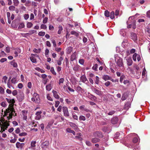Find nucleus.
Masks as SVG:
<instances>
[{"mask_svg": "<svg viewBox=\"0 0 150 150\" xmlns=\"http://www.w3.org/2000/svg\"><path fill=\"white\" fill-rule=\"evenodd\" d=\"M80 79L82 82L84 83H87L88 82V81L84 75H82Z\"/></svg>", "mask_w": 150, "mask_h": 150, "instance_id": "nucleus-8", "label": "nucleus"}, {"mask_svg": "<svg viewBox=\"0 0 150 150\" xmlns=\"http://www.w3.org/2000/svg\"><path fill=\"white\" fill-rule=\"evenodd\" d=\"M70 33L71 35H74L76 36L77 37L78 36L79 33L74 31H72Z\"/></svg>", "mask_w": 150, "mask_h": 150, "instance_id": "nucleus-26", "label": "nucleus"}, {"mask_svg": "<svg viewBox=\"0 0 150 150\" xmlns=\"http://www.w3.org/2000/svg\"><path fill=\"white\" fill-rule=\"evenodd\" d=\"M46 88L47 91H50L52 88L51 84H49L48 85H47L46 86Z\"/></svg>", "mask_w": 150, "mask_h": 150, "instance_id": "nucleus-22", "label": "nucleus"}, {"mask_svg": "<svg viewBox=\"0 0 150 150\" xmlns=\"http://www.w3.org/2000/svg\"><path fill=\"white\" fill-rule=\"evenodd\" d=\"M33 51L35 52L36 53H40L41 51V49L40 48H39L38 49H37L36 48H34L33 49Z\"/></svg>", "mask_w": 150, "mask_h": 150, "instance_id": "nucleus-37", "label": "nucleus"}, {"mask_svg": "<svg viewBox=\"0 0 150 150\" xmlns=\"http://www.w3.org/2000/svg\"><path fill=\"white\" fill-rule=\"evenodd\" d=\"M114 15H115L114 12L113 11H112L110 13V18L112 19H113L114 18H115Z\"/></svg>", "mask_w": 150, "mask_h": 150, "instance_id": "nucleus-28", "label": "nucleus"}, {"mask_svg": "<svg viewBox=\"0 0 150 150\" xmlns=\"http://www.w3.org/2000/svg\"><path fill=\"white\" fill-rule=\"evenodd\" d=\"M138 141V139L137 137H134L132 140V142L133 143H135L137 142Z\"/></svg>", "mask_w": 150, "mask_h": 150, "instance_id": "nucleus-52", "label": "nucleus"}, {"mask_svg": "<svg viewBox=\"0 0 150 150\" xmlns=\"http://www.w3.org/2000/svg\"><path fill=\"white\" fill-rule=\"evenodd\" d=\"M130 105L131 103L130 102H127L126 103L124 106V109L126 110H128L130 107Z\"/></svg>", "mask_w": 150, "mask_h": 150, "instance_id": "nucleus-12", "label": "nucleus"}, {"mask_svg": "<svg viewBox=\"0 0 150 150\" xmlns=\"http://www.w3.org/2000/svg\"><path fill=\"white\" fill-rule=\"evenodd\" d=\"M84 62V60L83 59H80L79 60V63L81 65H83Z\"/></svg>", "mask_w": 150, "mask_h": 150, "instance_id": "nucleus-47", "label": "nucleus"}, {"mask_svg": "<svg viewBox=\"0 0 150 150\" xmlns=\"http://www.w3.org/2000/svg\"><path fill=\"white\" fill-rule=\"evenodd\" d=\"M6 99L10 104L9 105L8 108L4 111V114L3 115L4 117H6V118L7 120H6L4 117H1L2 122H3V124H4L5 125V130H6L8 127L9 126V122H10L9 121H7V120H9L12 118L13 116H16L17 115V114L15 113V110L13 108L14 104L15 103L14 99H9L7 98H6Z\"/></svg>", "mask_w": 150, "mask_h": 150, "instance_id": "nucleus-1", "label": "nucleus"}, {"mask_svg": "<svg viewBox=\"0 0 150 150\" xmlns=\"http://www.w3.org/2000/svg\"><path fill=\"white\" fill-rule=\"evenodd\" d=\"M36 143V142L35 141H33L31 142V146L32 147H35L36 146L35 144Z\"/></svg>", "mask_w": 150, "mask_h": 150, "instance_id": "nucleus-31", "label": "nucleus"}, {"mask_svg": "<svg viewBox=\"0 0 150 150\" xmlns=\"http://www.w3.org/2000/svg\"><path fill=\"white\" fill-rule=\"evenodd\" d=\"M50 71L54 75H56V73L55 72L53 67H52L51 68Z\"/></svg>", "mask_w": 150, "mask_h": 150, "instance_id": "nucleus-42", "label": "nucleus"}, {"mask_svg": "<svg viewBox=\"0 0 150 150\" xmlns=\"http://www.w3.org/2000/svg\"><path fill=\"white\" fill-rule=\"evenodd\" d=\"M118 119L117 117H115L112 118L111 120V122L112 124H116L118 121Z\"/></svg>", "mask_w": 150, "mask_h": 150, "instance_id": "nucleus-11", "label": "nucleus"}, {"mask_svg": "<svg viewBox=\"0 0 150 150\" xmlns=\"http://www.w3.org/2000/svg\"><path fill=\"white\" fill-rule=\"evenodd\" d=\"M93 91L95 93L99 96H101L102 95V91L96 89V88H93Z\"/></svg>", "mask_w": 150, "mask_h": 150, "instance_id": "nucleus-9", "label": "nucleus"}, {"mask_svg": "<svg viewBox=\"0 0 150 150\" xmlns=\"http://www.w3.org/2000/svg\"><path fill=\"white\" fill-rule=\"evenodd\" d=\"M16 8L15 6H11L9 7V10L12 11H15Z\"/></svg>", "mask_w": 150, "mask_h": 150, "instance_id": "nucleus-39", "label": "nucleus"}, {"mask_svg": "<svg viewBox=\"0 0 150 150\" xmlns=\"http://www.w3.org/2000/svg\"><path fill=\"white\" fill-rule=\"evenodd\" d=\"M79 120L80 121H85L86 120V118L83 115H81L79 117Z\"/></svg>", "mask_w": 150, "mask_h": 150, "instance_id": "nucleus-34", "label": "nucleus"}, {"mask_svg": "<svg viewBox=\"0 0 150 150\" xmlns=\"http://www.w3.org/2000/svg\"><path fill=\"white\" fill-rule=\"evenodd\" d=\"M52 42L53 44V46L54 47H56V42L54 40H52Z\"/></svg>", "mask_w": 150, "mask_h": 150, "instance_id": "nucleus-60", "label": "nucleus"}, {"mask_svg": "<svg viewBox=\"0 0 150 150\" xmlns=\"http://www.w3.org/2000/svg\"><path fill=\"white\" fill-rule=\"evenodd\" d=\"M5 124H3L2 126H1V129L0 131L2 133L3 132L5 131Z\"/></svg>", "mask_w": 150, "mask_h": 150, "instance_id": "nucleus-32", "label": "nucleus"}, {"mask_svg": "<svg viewBox=\"0 0 150 150\" xmlns=\"http://www.w3.org/2000/svg\"><path fill=\"white\" fill-rule=\"evenodd\" d=\"M16 145V147L17 149H20L21 150L23 149L25 146L24 143H20L19 142H17Z\"/></svg>", "mask_w": 150, "mask_h": 150, "instance_id": "nucleus-5", "label": "nucleus"}, {"mask_svg": "<svg viewBox=\"0 0 150 150\" xmlns=\"http://www.w3.org/2000/svg\"><path fill=\"white\" fill-rule=\"evenodd\" d=\"M17 98L19 101L21 102L23 99V95L21 94L18 95L17 96Z\"/></svg>", "mask_w": 150, "mask_h": 150, "instance_id": "nucleus-14", "label": "nucleus"}, {"mask_svg": "<svg viewBox=\"0 0 150 150\" xmlns=\"http://www.w3.org/2000/svg\"><path fill=\"white\" fill-rule=\"evenodd\" d=\"M14 138L13 139H11L10 140V141L11 143H15L17 139L16 138V135L15 134H14Z\"/></svg>", "mask_w": 150, "mask_h": 150, "instance_id": "nucleus-24", "label": "nucleus"}, {"mask_svg": "<svg viewBox=\"0 0 150 150\" xmlns=\"http://www.w3.org/2000/svg\"><path fill=\"white\" fill-rule=\"evenodd\" d=\"M23 87V84L21 83H19L18 85V87L19 88L21 89Z\"/></svg>", "mask_w": 150, "mask_h": 150, "instance_id": "nucleus-63", "label": "nucleus"}, {"mask_svg": "<svg viewBox=\"0 0 150 150\" xmlns=\"http://www.w3.org/2000/svg\"><path fill=\"white\" fill-rule=\"evenodd\" d=\"M85 108V106L84 105H81L79 107L80 109L81 110H84Z\"/></svg>", "mask_w": 150, "mask_h": 150, "instance_id": "nucleus-59", "label": "nucleus"}, {"mask_svg": "<svg viewBox=\"0 0 150 150\" xmlns=\"http://www.w3.org/2000/svg\"><path fill=\"white\" fill-rule=\"evenodd\" d=\"M127 98L126 95L125 93H124L122 96L121 99L122 100H124Z\"/></svg>", "mask_w": 150, "mask_h": 150, "instance_id": "nucleus-45", "label": "nucleus"}, {"mask_svg": "<svg viewBox=\"0 0 150 150\" xmlns=\"http://www.w3.org/2000/svg\"><path fill=\"white\" fill-rule=\"evenodd\" d=\"M30 59L31 61L33 63H35L36 62V60L35 58L34 57H32L30 58Z\"/></svg>", "mask_w": 150, "mask_h": 150, "instance_id": "nucleus-29", "label": "nucleus"}, {"mask_svg": "<svg viewBox=\"0 0 150 150\" xmlns=\"http://www.w3.org/2000/svg\"><path fill=\"white\" fill-rule=\"evenodd\" d=\"M48 19L47 17H45L43 21V23L44 24L46 23L47 22Z\"/></svg>", "mask_w": 150, "mask_h": 150, "instance_id": "nucleus-58", "label": "nucleus"}, {"mask_svg": "<svg viewBox=\"0 0 150 150\" xmlns=\"http://www.w3.org/2000/svg\"><path fill=\"white\" fill-rule=\"evenodd\" d=\"M86 144L88 146H91V142L88 141H86Z\"/></svg>", "mask_w": 150, "mask_h": 150, "instance_id": "nucleus-53", "label": "nucleus"}, {"mask_svg": "<svg viewBox=\"0 0 150 150\" xmlns=\"http://www.w3.org/2000/svg\"><path fill=\"white\" fill-rule=\"evenodd\" d=\"M70 125L71 127L74 128L75 129H76L78 128L77 125L75 124L72 122L70 123Z\"/></svg>", "mask_w": 150, "mask_h": 150, "instance_id": "nucleus-27", "label": "nucleus"}, {"mask_svg": "<svg viewBox=\"0 0 150 150\" xmlns=\"http://www.w3.org/2000/svg\"><path fill=\"white\" fill-rule=\"evenodd\" d=\"M31 100L38 103L40 102L39 95L37 93H35L33 94V97L31 98Z\"/></svg>", "mask_w": 150, "mask_h": 150, "instance_id": "nucleus-3", "label": "nucleus"}, {"mask_svg": "<svg viewBox=\"0 0 150 150\" xmlns=\"http://www.w3.org/2000/svg\"><path fill=\"white\" fill-rule=\"evenodd\" d=\"M63 59L62 57H60L58 60L57 61V64L59 65H60L61 64V62L63 60Z\"/></svg>", "mask_w": 150, "mask_h": 150, "instance_id": "nucleus-20", "label": "nucleus"}, {"mask_svg": "<svg viewBox=\"0 0 150 150\" xmlns=\"http://www.w3.org/2000/svg\"><path fill=\"white\" fill-rule=\"evenodd\" d=\"M27 133L25 132H22L20 133L19 134L20 136H25L27 135Z\"/></svg>", "mask_w": 150, "mask_h": 150, "instance_id": "nucleus-55", "label": "nucleus"}, {"mask_svg": "<svg viewBox=\"0 0 150 150\" xmlns=\"http://www.w3.org/2000/svg\"><path fill=\"white\" fill-rule=\"evenodd\" d=\"M14 5L15 6H17L19 3V1L18 0H13Z\"/></svg>", "mask_w": 150, "mask_h": 150, "instance_id": "nucleus-30", "label": "nucleus"}, {"mask_svg": "<svg viewBox=\"0 0 150 150\" xmlns=\"http://www.w3.org/2000/svg\"><path fill=\"white\" fill-rule=\"evenodd\" d=\"M49 145V141H46L45 142H43L41 145L42 148L43 149L46 148Z\"/></svg>", "mask_w": 150, "mask_h": 150, "instance_id": "nucleus-10", "label": "nucleus"}, {"mask_svg": "<svg viewBox=\"0 0 150 150\" xmlns=\"http://www.w3.org/2000/svg\"><path fill=\"white\" fill-rule=\"evenodd\" d=\"M45 33L44 32H40L38 33V35L40 36H43L45 35Z\"/></svg>", "mask_w": 150, "mask_h": 150, "instance_id": "nucleus-48", "label": "nucleus"}, {"mask_svg": "<svg viewBox=\"0 0 150 150\" xmlns=\"http://www.w3.org/2000/svg\"><path fill=\"white\" fill-rule=\"evenodd\" d=\"M131 38L135 42L137 41V37L135 33H131Z\"/></svg>", "mask_w": 150, "mask_h": 150, "instance_id": "nucleus-7", "label": "nucleus"}, {"mask_svg": "<svg viewBox=\"0 0 150 150\" xmlns=\"http://www.w3.org/2000/svg\"><path fill=\"white\" fill-rule=\"evenodd\" d=\"M62 110L64 116L66 117H69V115L67 108L65 106L63 107Z\"/></svg>", "mask_w": 150, "mask_h": 150, "instance_id": "nucleus-4", "label": "nucleus"}, {"mask_svg": "<svg viewBox=\"0 0 150 150\" xmlns=\"http://www.w3.org/2000/svg\"><path fill=\"white\" fill-rule=\"evenodd\" d=\"M16 81V77H14L12 78L11 80L12 83H15Z\"/></svg>", "mask_w": 150, "mask_h": 150, "instance_id": "nucleus-46", "label": "nucleus"}, {"mask_svg": "<svg viewBox=\"0 0 150 150\" xmlns=\"http://www.w3.org/2000/svg\"><path fill=\"white\" fill-rule=\"evenodd\" d=\"M8 79V77L6 76H4L3 77V80H4V82L5 84L6 83V81Z\"/></svg>", "mask_w": 150, "mask_h": 150, "instance_id": "nucleus-51", "label": "nucleus"}, {"mask_svg": "<svg viewBox=\"0 0 150 150\" xmlns=\"http://www.w3.org/2000/svg\"><path fill=\"white\" fill-rule=\"evenodd\" d=\"M93 136L95 137L101 138L103 137L102 133L100 132L96 131L93 134Z\"/></svg>", "mask_w": 150, "mask_h": 150, "instance_id": "nucleus-6", "label": "nucleus"}, {"mask_svg": "<svg viewBox=\"0 0 150 150\" xmlns=\"http://www.w3.org/2000/svg\"><path fill=\"white\" fill-rule=\"evenodd\" d=\"M146 32L148 33V35L149 37H150V28H148L146 30Z\"/></svg>", "mask_w": 150, "mask_h": 150, "instance_id": "nucleus-64", "label": "nucleus"}, {"mask_svg": "<svg viewBox=\"0 0 150 150\" xmlns=\"http://www.w3.org/2000/svg\"><path fill=\"white\" fill-rule=\"evenodd\" d=\"M17 93H18V91H17V90H13L12 92V94L14 96H16V95H17Z\"/></svg>", "mask_w": 150, "mask_h": 150, "instance_id": "nucleus-50", "label": "nucleus"}, {"mask_svg": "<svg viewBox=\"0 0 150 150\" xmlns=\"http://www.w3.org/2000/svg\"><path fill=\"white\" fill-rule=\"evenodd\" d=\"M132 22V23L131 24L132 28L133 29H135L136 28V21L135 20H133Z\"/></svg>", "mask_w": 150, "mask_h": 150, "instance_id": "nucleus-18", "label": "nucleus"}, {"mask_svg": "<svg viewBox=\"0 0 150 150\" xmlns=\"http://www.w3.org/2000/svg\"><path fill=\"white\" fill-rule=\"evenodd\" d=\"M110 77L108 75H104L103 76L102 78L103 79L106 81L109 80Z\"/></svg>", "mask_w": 150, "mask_h": 150, "instance_id": "nucleus-25", "label": "nucleus"}, {"mask_svg": "<svg viewBox=\"0 0 150 150\" xmlns=\"http://www.w3.org/2000/svg\"><path fill=\"white\" fill-rule=\"evenodd\" d=\"M88 97L89 99L93 101H95L97 99L96 96L91 94L89 95L88 94Z\"/></svg>", "mask_w": 150, "mask_h": 150, "instance_id": "nucleus-13", "label": "nucleus"}, {"mask_svg": "<svg viewBox=\"0 0 150 150\" xmlns=\"http://www.w3.org/2000/svg\"><path fill=\"white\" fill-rule=\"evenodd\" d=\"M59 30L58 31V33L60 34L61 33V31L62 30V26L59 25L58 27Z\"/></svg>", "mask_w": 150, "mask_h": 150, "instance_id": "nucleus-40", "label": "nucleus"}, {"mask_svg": "<svg viewBox=\"0 0 150 150\" xmlns=\"http://www.w3.org/2000/svg\"><path fill=\"white\" fill-rule=\"evenodd\" d=\"M100 140V139L96 137L92 138L91 139L92 142L94 143H95L98 142H99Z\"/></svg>", "mask_w": 150, "mask_h": 150, "instance_id": "nucleus-16", "label": "nucleus"}, {"mask_svg": "<svg viewBox=\"0 0 150 150\" xmlns=\"http://www.w3.org/2000/svg\"><path fill=\"white\" fill-rule=\"evenodd\" d=\"M105 15L107 17H108L110 16V13L108 10H106L105 11Z\"/></svg>", "mask_w": 150, "mask_h": 150, "instance_id": "nucleus-36", "label": "nucleus"}, {"mask_svg": "<svg viewBox=\"0 0 150 150\" xmlns=\"http://www.w3.org/2000/svg\"><path fill=\"white\" fill-rule=\"evenodd\" d=\"M33 25L32 23L28 22L27 23V26L28 28H30L32 27Z\"/></svg>", "mask_w": 150, "mask_h": 150, "instance_id": "nucleus-41", "label": "nucleus"}, {"mask_svg": "<svg viewBox=\"0 0 150 150\" xmlns=\"http://www.w3.org/2000/svg\"><path fill=\"white\" fill-rule=\"evenodd\" d=\"M99 79L98 77L97 76H96V79L95 81V83L97 84H98L99 82Z\"/></svg>", "mask_w": 150, "mask_h": 150, "instance_id": "nucleus-35", "label": "nucleus"}, {"mask_svg": "<svg viewBox=\"0 0 150 150\" xmlns=\"http://www.w3.org/2000/svg\"><path fill=\"white\" fill-rule=\"evenodd\" d=\"M127 65L128 66H130L132 65V61L131 59H127Z\"/></svg>", "mask_w": 150, "mask_h": 150, "instance_id": "nucleus-23", "label": "nucleus"}, {"mask_svg": "<svg viewBox=\"0 0 150 150\" xmlns=\"http://www.w3.org/2000/svg\"><path fill=\"white\" fill-rule=\"evenodd\" d=\"M41 29H46L47 28V26L45 25L42 24L41 25Z\"/></svg>", "mask_w": 150, "mask_h": 150, "instance_id": "nucleus-56", "label": "nucleus"}, {"mask_svg": "<svg viewBox=\"0 0 150 150\" xmlns=\"http://www.w3.org/2000/svg\"><path fill=\"white\" fill-rule=\"evenodd\" d=\"M76 54L75 52L72 54L70 57V60L71 61H73L76 59Z\"/></svg>", "mask_w": 150, "mask_h": 150, "instance_id": "nucleus-15", "label": "nucleus"}, {"mask_svg": "<svg viewBox=\"0 0 150 150\" xmlns=\"http://www.w3.org/2000/svg\"><path fill=\"white\" fill-rule=\"evenodd\" d=\"M25 27V25L23 23H21L18 26V29H21L24 28Z\"/></svg>", "mask_w": 150, "mask_h": 150, "instance_id": "nucleus-33", "label": "nucleus"}, {"mask_svg": "<svg viewBox=\"0 0 150 150\" xmlns=\"http://www.w3.org/2000/svg\"><path fill=\"white\" fill-rule=\"evenodd\" d=\"M10 64L11 65H12L14 67H17L18 66L17 63L16 62H15V61H13L11 62Z\"/></svg>", "mask_w": 150, "mask_h": 150, "instance_id": "nucleus-21", "label": "nucleus"}, {"mask_svg": "<svg viewBox=\"0 0 150 150\" xmlns=\"http://www.w3.org/2000/svg\"><path fill=\"white\" fill-rule=\"evenodd\" d=\"M47 98L48 100L50 101H52V98L48 94L47 95Z\"/></svg>", "mask_w": 150, "mask_h": 150, "instance_id": "nucleus-61", "label": "nucleus"}, {"mask_svg": "<svg viewBox=\"0 0 150 150\" xmlns=\"http://www.w3.org/2000/svg\"><path fill=\"white\" fill-rule=\"evenodd\" d=\"M137 55L136 53H134L133 55L132 56V58L134 61H136V57H137Z\"/></svg>", "mask_w": 150, "mask_h": 150, "instance_id": "nucleus-43", "label": "nucleus"}, {"mask_svg": "<svg viewBox=\"0 0 150 150\" xmlns=\"http://www.w3.org/2000/svg\"><path fill=\"white\" fill-rule=\"evenodd\" d=\"M52 92V93H53L54 96L56 98L59 99V95L57 94V91L54 90H53Z\"/></svg>", "mask_w": 150, "mask_h": 150, "instance_id": "nucleus-17", "label": "nucleus"}, {"mask_svg": "<svg viewBox=\"0 0 150 150\" xmlns=\"http://www.w3.org/2000/svg\"><path fill=\"white\" fill-rule=\"evenodd\" d=\"M125 77V76L124 75L121 76H120V81L121 83H122L123 80Z\"/></svg>", "mask_w": 150, "mask_h": 150, "instance_id": "nucleus-54", "label": "nucleus"}, {"mask_svg": "<svg viewBox=\"0 0 150 150\" xmlns=\"http://www.w3.org/2000/svg\"><path fill=\"white\" fill-rule=\"evenodd\" d=\"M98 67V65L96 64L92 67V69L95 71H97V70Z\"/></svg>", "mask_w": 150, "mask_h": 150, "instance_id": "nucleus-38", "label": "nucleus"}, {"mask_svg": "<svg viewBox=\"0 0 150 150\" xmlns=\"http://www.w3.org/2000/svg\"><path fill=\"white\" fill-rule=\"evenodd\" d=\"M79 66L78 65H76L74 67L73 69L74 71H77L79 70Z\"/></svg>", "mask_w": 150, "mask_h": 150, "instance_id": "nucleus-44", "label": "nucleus"}, {"mask_svg": "<svg viewBox=\"0 0 150 150\" xmlns=\"http://www.w3.org/2000/svg\"><path fill=\"white\" fill-rule=\"evenodd\" d=\"M66 131L68 132L72 133L74 135H75V132L74 131L71 130V128H67Z\"/></svg>", "mask_w": 150, "mask_h": 150, "instance_id": "nucleus-19", "label": "nucleus"}, {"mask_svg": "<svg viewBox=\"0 0 150 150\" xmlns=\"http://www.w3.org/2000/svg\"><path fill=\"white\" fill-rule=\"evenodd\" d=\"M110 81H107L105 83V85L106 86L108 87L110 85Z\"/></svg>", "mask_w": 150, "mask_h": 150, "instance_id": "nucleus-62", "label": "nucleus"}, {"mask_svg": "<svg viewBox=\"0 0 150 150\" xmlns=\"http://www.w3.org/2000/svg\"><path fill=\"white\" fill-rule=\"evenodd\" d=\"M115 61L117 65L120 67H123L124 64L122 58L118 55H116L115 57Z\"/></svg>", "mask_w": 150, "mask_h": 150, "instance_id": "nucleus-2", "label": "nucleus"}, {"mask_svg": "<svg viewBox=\"0 0 150 150\" xmlns=\"http://www.w3.org/2000/svg\"><path fill=\"white\" fill-rule=\"evenodd\" d=\"M23 120H26L27 118V116L26 115V114L24 113L23 114Z\"/></svg>", "mask_w": 150, "mask_h": 150, "instance_id": "nucleus-49", "label": "nucleus"}, {"mask_svg": "<svg viewBox=\"0 0 150 150\" xmlns=\"http://www.w3.org/2000/svg\"><path fill=\"white\" fill-rule=\"evenodd\" d=\"M0 93L1 94H3L4 93V89L1 87H0Z\"/></svg>", "mask_w": 150, "mask_h": 150, "instance_id": "nucleus-57", "label": "nucleus"}]
</instances>
